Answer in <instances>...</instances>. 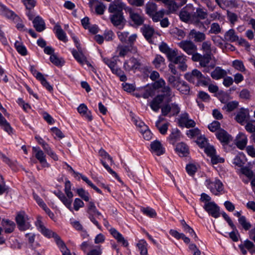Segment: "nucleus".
<instances>
[{"label":"nucleus","mask_w":255,"mask_h":255,"mask_svg":"<svg viewBox=\"0 0 255 255\" xmlns=\"http://www.w3.org/2000/svg\"><path fill=\"white\" fill-rule=\"evenodd\" d=\"M161 94L156 96L149 103V107L151 110L157 112L165 105V103H170L174 94L172 92L169 86H166L161 89Z\"/></svg>","instance_id":"obj_1"},{"label":"nucleus","mask_w":255,"mask_h":255,"mask_svg":"<svg viewBox=\"0 0 255 255\" xmlns=\"http://www.w3.org/2000/svg\"><path fill=\"white\" fill-rule=\"evenodd\" d=\"M35 225L38 230L43 235L48 238L52 237L54 239L55 242L62 253V255H71L70 251L67 248L65 244L61 240L60 238L56 234L46 228L40 219H37L35 222Z\"/></svg>","instance_id":"obj_2"},{"label":"nucleus","mask_w":255,"mask_h":255,"mask_svg":"<svg viewBox=\"0 0 255 255\" xmlns=\"http://www.w3.org/2000/svg\"><path fill=\"white\" fill-rule=\"evenodd\" d=\"M214 58V57L212 55H201L198 53L195 54L192 57L193 61L199 62L200 66L204 68L203 72L207 73L215 66V63L210 64V61Z\"/></svg>","instance_id":"obj_3"},{"label":"nucleus","mask_w":255,"mask_h":255,"mask_svg":"<svg viewBox=\"0 0 255 255\" xmlns=\"http://www.w3.org/2000/svg\"><path fill=\"white\" fill-rule=\"evenodd\" d=\"M185 79L189 82L193 83L197 82L204 86H207L211 83V79L209 77H205L202 73L197 69H194L190 73L185 75Z\"/></svg>","instance_id":"obj_4"},{"label":"nucleus","mask_w":255,"mask_h":255,"mask_svg":"<svg viewBox=\"0 0 255 255\" xmlns=\"http://www.w3.org/2000/svg\"><path fill=\"white\" fill-rule=\"evenodd\" d=\"M15 220L19 230L24 231L31 229L30 218L24 211H20L17 213Z\"/></svg>","instance_id":"obj_5"},{"label":"nucleus","mask_w":255,"mask_h":255,"mask_svg":"<svg viewBox=\"0 0 255 255\" xmlns=\"http://www.w3.org/2000/svg\"><path fill=\"white\" fill-rule=\"evenodd\" d=\"M137 34H132L128 39V44L129 45H119L117 47V51L119 52V56L120 57H125L129 52L132 50L135 51V48L133 45L137 38Z\"/></svg>","instance_id":"obj_6"},{"label":"nucleus","mask_w":255,"mask_h":255,"mask_svg":"<svg viewBox=\"0 0 255 255\" xmlns=\"http://www.w3.org/2000/svg\"><path fill=\"white\" fill-rule=\"evenodd\" d=\"M207 16L208 13L206 11L200 7L197 8L194 10L193 23L199 29L206 30V27L201 20L205 19Z\"/></svg>","instance_id":"obj_7"},{"label":"nucleus","mask_w":255,"mask_h":255,"mask_svg":"<svg viewBox=\"0 0 255 255\" xmlns=\"http://www.w3.org/2000/svg\"><path fill=\"white\" fill-rule=\"evenodd\" d=\"M205 184L210 191L215 195L221 194L224 189L222 183L218 179L212 181L210 179H207L206 180Z\"/></svg>","instance_id":"obj_8"},{"label":"nucleus","mask_w":255,"mask_h":255,"mask_svg":"<svg viewBox=\"0 0 255 255\" xmlns=\"http://www.w3.org/2000/svg\"><path fill=\"white\" fill-rule=\"evenodd\" d=\"M194 10H195V8L192 4L186 5L181 10L179 13L180 19L183 22L191 21L193 23Z\"/></svg>","instance_id":"obj_9"},{"label":"nucleus","mask_w":255,"mask_h":255,"mask_svg":"<svg viewBox=\"0 0 255 255\" xmlns=\"http://www.w3.org/2000/svg\"><path fill=\"white\" fill-rule=\"evenodd\" d=\"M180 109L177 104L165 103L161 108V114L163 116L169 117L177 115L180 112Z\"/></svg>","instance_id":"obj_10"},{"label":"nucleus","mask_w":255,"mask_h":255,"mask_svg":"<svg viewBox=\"0 0 255 255\" xmlns=\"http://www.w3.org/2000/svg\"><path fill=\"white\" fill-rule=\"evenodd\" d=\"M87 213L89 215L88 217L90 221L99 229H100L101 226L98 222L95 219L94 216H97L99 218L100 217H103V216L102 214L98 211L93 202L90 201L89 202Z\"/></svg>","instance_id":"obj_11"},{"label":"nucleus","mask_w":255,"mask_h":255,"mask_svg":"<svg viewBox=\"0 0 255 255\" xmlns=\"http://www.w3.org/2000/svg\"><path fill=\"white\" fill-rule=\"evenodd\" d=\"M178 46L188 55L192 57L196 52L197 48L196 45L192 41L189 40H182L177 43Z\"/></svg>","instance_id":"obj_12"},{"label":"nucleus","mask_w":255,"mask_h":255,"mask_svg":"<svg viewBox=\"0 0 255 255\" xmlns=\"http://www.w3.org/2000/svg\"><path fill=\"white\" fill-rule=\"evenodd\" d=\"M203 208L210 216L215 218L220 217V208L215 202H206Z\"/></svg>","instance_id":"obj_13"},{"label":"nucleus","mask_w":255,"mask_h":255,"mask_svg":"<svg viewBox=\"0 0 255 255\" xmlns=\"http://www.w3.org/2000/svg\"><path fill=\"white\" fill-rule=\"evenodd\" d=\"M124 9H126V4L121 0H114L110 3L108 11L111 13H123Z\"/></svg>","instance_id":"obj_14"},{"label":"nucleus","mask_w":255,"mask_h":255,"mask_svg":"<svg viewBox=\"0 0 255 255\" xmlns=\"http://www.w3.org/2000/svg\"><path fill=\"white\" fill-rule=\"evenodd\" d=\"M172 63L178 65V68L182 71H185L187 70V57L184 54L180 55H177L169 60Z\"/></svg>","instance_id":"obj_15"},{"label":"nucleus","mask_w":255,"mask_h":255,"mask_svg":"<svg viewBox=\"0 0 255 255\" xmlns=\"http://www.w3.org/2000/svg\"><path fill=\"white\" fill-rule=\"evenodd\" d=\"M178 124L180 126L187 128H193L196 125L195 121L190 118L187 113H184L180 116Z\"/></svg>","instance_id":"obj_16"},{"label":"nucleus","mask_w":255,"mask_h":255,"mask_svg":"<svg viewBox=\"0 0 255 255\" xmlns=\"http://www.w3.org/2000/svg\"><path fill=\"white\" fill-rule=\"evenodd\" d=\"M160 51L165 54L168 61L173 57L177 56L178 50L176 49L170 48L165 42H162L159 46Z\"/></svg>","instance_id":"obj_17"},{"label":"nucleus","mask_w":255,"mask_h":255,"mask_svg":"<svg viewBox=\"0 0 255 255\" xmlns=\"http://www.w3.org/2000/svg\"><path fill=\"white\" fill-rule=\"evenodd\" d=\"M141 66V64L139 60L135 58L132 57L128 60H126L124 63L123 67L127 71H135L136 69H139Z\"/></svg>","instance_id":"obj_18"},{"label":"nucleus","mask_w":255,"mask_h":255,"mask_svg":"<svg viewBox=\"0 0 255 255\" xmlns=\"http://www.w3.org/2000/svg\"><path fill=\"white\" fill-rule=\"evenodd\" d=\"M32 150L35 153L36 158L43 167H49V164L46 161V156L43 151L39 147H33Z\"/></svg>","instance_id":"obj_19"},{"label":"nucleus","mask_w":255,"mask_h":255,"mask_svg":"<svg viewBox=\"0 0 255 255\" xmlns=\"http://www.w3.org/2000/svg\"><path fill=\"white\" fill-rule=\"evenodd\" d=\"M249 118V111L245 109H241L236 114L235 120L238 123L243 125L248 120Z\"/></svg>","instance_id":"obj_20"},{"label":"nucleus","mask_w":255,"mask_h":255,"mask_svg":"<svg viewBox=\"0 0 255 255\" xmlns=\"http://www.w3.org/2000/svg\"><path fill=\"white\" fill-rule=\"evenodd\" d=\"M128 11L129 13L130 19L134 24L140 25L143 23L144 18L142 15L138 13L130 8L128 9Z\"/></svg>","instance_id":"obj_21"},{"label":"nucleus","mask_w":255,"mask_h":255,"mask_svg":"<svg viewBox=\"0 0 255 255\" xmlns=\"http://www.w3.org/2000/svg\"><path fill=\"white\" fill-rule=\"evenodd\" d=\"M110 18L111 22L116 26H120V28L123 27V23L125 19L123 16V13H114L110 15Z\"/></svg>","instance_id":"obj_22"},{"label":"nucleus","mask_w":255,"mask_h":255,"mask_svg":"<svg viewBox=\"0 0 255 255\" xmlns=\"http://www.w3.org/2000/svg\"><path fill=\"white\" fill-rule=\"evenodd\" d=\"M151 151L157 156H160L165 152V148L160 141L155 140L150 144Z\"/></svg>","instance_id":"obj_23"},{"label":"nucleus","mask_w":255,"mask_h":255,"mask_svg":"<svg viewBox=\"0 0 255 255\" xmlns=\"http://www.w3.org/2000/svg\"><path fill=\"white\" fill-rule=\"evenodd\" d=\"M216 135L217 138L222 142L225 144L228 143L232 140L231 136L224 129L221 128L218 130Z\"/></svg>","instance_id":"obj_24"},{"label":"nucleus","mask_w":255,"mask_h":255,"mask_svg":"<svg viewBox=\"0 0 255 255\" xmlns=\"http://www.w3.org/2000/svg\"><path fill=\"white\" fill-rule=\"evenodd\" d=\"M32 22L34 27L38 32H41L46 28L43 19L39 16L35 17L33 19Z\"/></svg>","instance_id":"obj_25"},{"label":"nucleus","mask_w":255,"mask_h":255,"mask_svg":"<svg viewBox=\"0 0 255 255\" xmlns=\"http://www.w3.org/2000/svg\"><path fill=\"white\" fill-rule=\"evenodd\" d=\"M78 112L83 117H84L88 121L92 120V116L90 111H88L87 107L84 104H81L77 108Z\"/></svg>","instance_id":"obj_26"},{"label":"nucleus","mask_w":255,"mask_h":255,"mask_svg":"<svg viewBox=\"0 0 255 255\" xmlns=\"http://www.w3.org/2000/svg\"><path fill=\"white\" fill-rule=\"evenodd\" d=\"M201 50L205 53L204 55H212L213 53H215L216 48L212 47L211 43L209 41H206L202 43Z\"/></svg>","instance_id":"obj_27"},{"label":"nucleus","mask_w":255,"mask_h":255,"mask_svg":"<svg viewBox=\"0 0 255 255\" xmlns=\"http://www.w3.org/2000/svg\"><path fill=\"white\" fill-rule=\"evenodd\" d=\"M1 225L4 232L7 234L12 233L15 228L14 223L9 220H2L1 221Z\"/></svg>","instance_id":"obj_28"},{"label":"nucleus","mask_w":255,"mask_h":255,"mask_svg":"<svg viewBox=\"0 0 255 255\" xmlns=\"http://www.w3.org/2000/svg\"><path fill=\"white\" fill-rule=\"evenodd\" d=\"M110 231L112 236L119 243L122 244V245L125 247H127L128 246V244L127 241H126L122 235L118 232L115 229L111 228Z\"/></svg>","instance_id":"obj_29"},{"label":"nucleus","mask_w":255,"mask_h":255,"mask_svg":"<svg viewBox=\"0 0 255 255\" xmlns=\"http://www.w3.org/2000/svg\"><path fill=\"white\" fill-rule=\"evenodd\" d=\"M226 75V71L219 67H217L211 73V77L215 80L224 78Z\"/></svg>","instance_id":"obj_30"},{"label":"nucleus","mask_w":255,"mask_h":255,"mask_svg":"<svg viewBox=\"0 0 255 255\" xmlns=\"http://www.w3.org/2000/svg\"><path fill=\"white\" fill-rule=\"evenodd\" d=\"M224 39L226 41L234 42L239 40V37L236 34L234 29H230L225 33Z\"/></svg>","instance_id":"obj_31"},{"label":"nucleus","mask_w":255,"mask_h":255,"mask_svg":"<svg viewBox=\"0 0 255 255\" xmlns=\"http://www.w3.org/2000/svg\"><path fill=\"white\" fill-rule=\"evenodd\" d=\"M55 34L59 40L63 42H67V38L65 32L59 24H56L54 28Z\"/></svg>","instance_id":"obj_32"},{"label":"nucleus","mask_w":255,"mask_h":255,"mask_svg":"<svg viewBox=\"0 0 255 255\" xmlns=\"http://www.w3.org/2000/svg\"><path fill=\"white\" fill-rule=\"evenodd\" d=\"M189 35L194 38L196 42L203 41L206 38V35L204 33L197 31L195 29L191 30L190 31Z\"/></svg>","instance_id":"obj_33"},{"label":"nucleus","mask_w":255,"mask_h":255,"mask_svg":"<svg viewBox=\"0 0 255 255\" xmlns=\"http://www.w3.org/2000/svg\"><path fill=\"white\" fill-rule=\"evenodd\" d=\"M247 141L248 139L246 135L243 133H240L238 135L236 145L240 149H243L246 147Z\"/></svg>","instance_id":"obj_34"},{"label":"nucleus","mask_w":255,"mask_h":255,"mask_svg":"<svg viewBox=\"0 0 255 255\" xmlns=\"http://www.w3.org/2000/svg\"><path fill=\"white\" fill-rule=\"evenodd\" d=\"M167 81L172 87L177 89L181 85L183 80L179 77L169 75Z\"/></svg>","instance_id":"obj_35"},{"label":"nucleus","mask_w":255,"mask_h":255,"mask_svg":"<svg viewBox=\"0 0 255 255\" xmlns=\"http://www.w3.org/2000/svg\"><path fill=\"white\" fill-rule=\"evenodd\" d=\"M176 150L180 156H185L188 152V147L187 145L183 142H180L177 144Z\"/></svg>","instance_id":"obj_36"},{"label":"nucleus","mask_w":255,"mask_h":255,"mask_svg":"<svg viewBox=\"0 0 255 255\" xmlns=\"http://www.w3.org/2000/svg\"><path fill=\"white\" fill-rule=\"evenodd\" d=\"M14 12L8 8L5 5L0 2V14L8 18H12Z\"/></svg>","instance_id":"obj_37"},{"label":"nucleus","mask_w":255,"mask_h":255,"mask_svg":"<svg viewBox=\"0 0 255 255\" xmlns=\"http://www.w3.org/2000/svg\"><path fill=\"white\" fill-rule=\"evenodd\" d=\"M0 127L9 134L12 132V128L10 124L6 121L5 118L0 113Z\"/></svg>","instance_id":"obj_38"},{"label":"nucleus","mask_w":255,"mask_h":255,"mask_svg":"<svg viewBox=\"0 0 255 255\" xmlns=\"http://www.w3.org/2000/svg\"><path fill=\"white\" fill-rule=\"evenodd\" d=\"M157 10V5L153 2H148L145 5L146 13L151 17Z\"/></svg>","instance_id":"obj_39"},{"label":"nucleus","mask_w":255,"mask_h":255,"mask_svg":"<svg viewBox=\"0 0 255 255\" xmlns=\"http://www.w3.org/2000/svg\"><path fill=\"white\" fill-rule=\"evenodd\" d=\"M136 246L140 251V254L141 255H147V243L144 240H141L139 241Z\"/></svg>","instance_id":"obj_40"},{"label":"nucleus","mask_w":255,"mask_h":255,"mask_svg":"<svg viewBox=\"0 0 255 255\" xmlns=\"http://www.w3.org/2000/svg\"><path fill=\"white\" fill-rule=\"evenodd\" d=\"M180 137V131L177 128L173 129L168 139L170 143L174 144Z\"/></svg>","instance_id":"obj_41"},{"label":"nucleus","mask_w":255,"mask_h":255,"mask_svg":"<svg viewBox=\"0 0 255 255\" xmlns=\"http://www.w3.org/2000/svg\"><path fill=\"white\" fill-rule=\"evenodd\" d=\"M142 32L145 38L149 40L153 34L154 29L149 26L144 25L142 28Z\"/></svg>","instance_id":"obj_42"},{"label":"nucleus","mask_w":255,"mask_h":255,"mask_svg":"<svg viewBox=\"0 0 255 255\" xmlns=\"http://www.w3.org/2000/svg\"><path fill=\"white\" fill-rule=\"evenodd\" d=\"M152 63L156 68H159L165 65V59L160 55H156Z\"/></svg>","instance_id":"obj_43"},{"label":"nucleus","mask_w":255,"mask_h":255,"mask_svg":"<svg viewBox=\"0 0 255 255\" xmlns=\"http://www.w3.org/2000/svg\"><path fill=\"white\" fill-rule=\"evenodd\" d=\"M164 3L168 6L170 12L176 11L180 7L174 0H167Z\"/></svg>","instance_id":"obj_44"},{"label":"nucleus","mask_w":255,"mask_h":255,"mask_svg":"<svg viewBox=\"0 0 255 255\" xmlns=\"http://www.w3.org/2000/svg\"><path fill=\"white\" fill-rule=\"evenodd\" d=\"M199 165L195 163H189L186 165V170L188 174L193 175L199 168Z\"/></svg>","instance_id":"obj_45"},{"label":"nucleus","mask_w":255,"mask_h":255,"mask_svg":"<svg viewBox=\"0 0 255 255\" xmlns=\"http://www.w3.org/2000/svg\"><path fill=\"white\" fill-rule=\"evenodd\" d=\"M15 47L17 52L21 55L24 56L27 54V50L24 45L20 42L16 41L14 43Z\"/></svg>","instance_id":"obj_46"},{"label":"nucleus","mask_w":255,"mask_h":255,"mask_svg":"<svg viewBox=\"0 0 255 255\" xmlns=\"http://www.w3.org/2000/svg\"><path fill=\"white\" fill-rule=\"evenodd\" d=\"M233 164L239 167H242L245 164L244 156L242 154L237 155L233 161Z\"/></svg>","instance_id":"obj_47"},{"label":"nucleus","mask_w":255,"mask_h":255,"mask_svg":"<svg viewBox=\"0 0 255 255\" xmlns=\"http://www.w3.org/2000/svg\"><path fill=\"white\" fill-rule=\"evenodd\" d=\"M165 13V10L162 9L159 11L157 10L150 17L154 22H158L163 17Z\"/></svg>","instance_id":"obj_48"},{"label":"nucleus","mask_w":255,"mask_h":255,"mask_svg":"<svg viewBox=\"0 0 255 255\" xmlns=\"http://www.w3.org/2000/svg\"><path fill=\"white\" fill-rule=\"evenodd\" d=\"M244 246L251 254H255V245L251 241L246 240L243 244Z\"/></svg>","instance_id":"obj_49"},{"label":"nucleus","mask_w":255,"mask_h":255,"mask_svg":"<svg viewBox=\"0 0 255 255\" xmlns=\"http://www.w3.org/2000/svg\"><path fill=\"white\" fill-rule=\"evenodd\" d=\"M117 35L119 40L122 43H128V39L130 36L129 35V32L127 31H118L117 32Z\"/></svg>","instance_id":"obj_50"},{"label":"nucleus","mask_w":255,"mask_h":255,"mask_svg":"<svg viewBox=\"0 0 255 255\" xmlns=\"http://www.w3.org/2000/svg\"><path fill=\"white\" fill-rule=\"evenodd\" d=\"M197 99L205 103H208L211 100L210 96L204 91H199L198 93Z\"/></svg>","instance_id":"obj_51"},{"label":"nucleus","mask_w":255,"mask_h":255,"mask_svg":"<svg viewBox=\"0 0 255 255\" xmlns=\"http://www.w3.org/2000/svg\"><path fill=\"white\" fill-rule=\"evenodd\" d=\"M76 192L78 195L85 201H89L90 200V194L83 188L77 189Z\"/></svg>","instance_id":"obj_52"},{"label":"nucleus","mask_w":255,"mask_h":255,"mask_svg":"<svg viewBox=\"0 0 255 255\" xmlns=\"http://www.w3.org/2000/svg\"><path fill=\"white\" fill-rule=\"evenodd\" d=\"M232 65L235 69L241 72H245L246 70L243 62L241 60H235L233 61Z\"/></svg>","instance_id":"obj_53"},{"label":"nucleus","mask_w":255,"mask_h":255,"mask_svg":"<svg viewBox=\"0 0 255 255\" xmlns=\"http://www.w3.org/2000/svg\"><path fill=\"white\" fill-rule=\"evenodd\" d=\"M240 173L245 175L249 179H251L254 176V173L252 170L247 167H242L240 169Z\"/></svg>","instance_id":"obj_54"},{"label":"nucleus","mask_w":255,"mask_h":255,"mask_svg":"<svg viewBox=\"0 0 255 255\" xmlns=\"http://www.w3.org/2000/svg\"><path fill=\"white\" fill-rule=\"evenodd\" d=\"M141 210L144 215L150 218H154L156 216L155 211L150 207L142 208Z\"/></svg>","instance_id":"obj_55"},{"label":"nucleus","mask_w":255,"mask_h":255,"mask_svg":"<svg viewBox=\"0 0 255 255\" xmlns=\"http://www.w3.org/2000/svg\"><path fill=\"white\" fill-rule=\"evenodd\" d=\"M238 102L236 101H232L225 105L223 109L226 110L228 112H231L237 108Z\"/></svg>","instance_id":"obj_56"},{"label":"nucleus","mask_w":255,"mask_h":255,"mask_svg":"<svg viewBox=\"0 0 255 255\" xmlns=\"http://www.w3.org/2000/svg\"><path fill=\"white\" fill-rule=\"evenodd\" d=\"M221 28L220 25L216 22L213 23L211 25L210 29L209 31V33L217 34L221 32Z\"/></svg>","instance_id":"obj_57"},{"label":"nucleus","mask_w":255,"mask_h":255,"mask_svg":"<svg viewBox=\"0 0 255 255\" xmlns=\"http://www.w3.org/2000/svg\"><path fill=\"white\" fill-rule=\"evenodd\" d=\"M181 83V85L176 89L182 94L185 95L188 94L190 91L189 87L185 81H183Z\"/></svg>","instance_id":"obj_58"},{"label":"nucleus","mask_w":255,"mask_h":255,"mask_svg":"<svg viewBox=\"0 0 255 255\" xmlns=\"http://www.w3.org/2000/svg\"><path fill=\"white\" fill-rule=\"evenodd\" d=\"M103 61L104 63L111 69L112 72L115 71V68L117 66V62L115 60L105 58L103 59Z\"/></svg>","instance_id":"obj_59"},{"label":"nucleus","mask_w":255,"mask_h":255,"mask_svg":"<svg viewBox=\"0 0 255 255\" xmlns=\"http://www.w3.org/2000/svg\"><path fill=\"white\" fill-rule=\"evenodd\" d=\"M238 220L239 223L245 230H248L251 227V224L247 221L245 216L240 217Z\"/></svg>","instance_id":"obj_60"},{"label":"nucleus","mask_w":255,"mask_h":255,"mask_svg":"<svg viewBox=\"0 0 255 255\" xmlns=\"http://www.w3.org/2000/svg\"><path fill=\"white\" fill-rule=\"evenodd\" d=\"M27 10H31L36 4V0H21Z\"/></svg>","instance_id":"obj_61"},{"label":"nucleus","mask_w":255,"mask_h":255,"mask_svg":"<svg viewBox=\"0 0 255 255\" xmlns=\"http://www.w3.org/2000/svg\"><path fill=\"white\" fill-rule=\"evenodd\" d=\"M154 95V89L152 87H147L142 94V97L144 99H148Z\"/></svg>","instance_id":"obj_62"},{"label":"nucleus","mask_w":255,"mask_h":255,"mask_svg":"<svg viewBox=\"0 0 255 255\" xmlns=\"http://www.w3.org/2000/svg\"><path fill=\"white\" fill-rule=\"evenodd\" d=\"M209 129L212 132L217 131L220 128V123L216 121H213L208 125Z\"/></svg>","instance_id":"obj_63"},{"label":"nucleus","mask_w":255,"mask_h":255,"mask_svg":"<svg viewBox=\"0 0 255 255\" xmlns=\"http://www.w3.org/2000/svg\"><path fill=\"white\" fill-rule=\"evenodd\" d=\"M245 128L248 132L255 134V121H250L247 123Z\"/></svg>","instance_id":"obj_64"}]
</instances>
